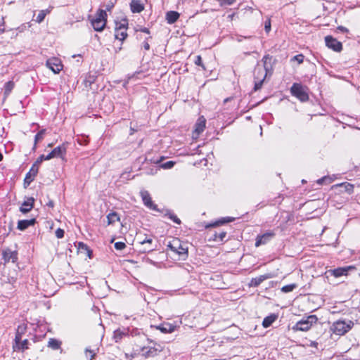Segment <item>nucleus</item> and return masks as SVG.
Wrapping results in <instances>:
<instances>
[{"mask_svg":"<svg viewBox=\"0 0 360 360\" xmlns=\"http://www.w3.org/2000/svg\"><path fill=\"white\" fill-rule=\"evenodd\" d=\"M167 248L179 256V259L186 260L188 257L187 244L178 238H174L167 245Z\"/></svg>","mask_w":360,"mask_h":360,"instance_id":"nucleus-1","label":"nucleus"},{"mask_svg":"<svg viewBox=\"0 0 360 360\" xmlns=\"http://www.w3.org/2000/svg\"><path fill=\"white\" fill-rule=\"evenodd\" d=\"M307 90L308 88L300 83H294L290 87V94L301 102H306L309 98Z\"/></svg>","mask_w":360,"mask_h":360,"instance_id":"nucleus-2","label":"nucleus"},{"mask_svg":"<svg viewBox=\"0 0 360 360\" xmlns=\"http://www.w3.org/2000/svg\"><path fill=\"white\" fill-rule=\"evenodd\" d=\"M107 21V13L106 11L103 9H98L96 14V18L91 20V24L97 32H101L103 30Z\"/></svg>","mask_w":360,"mask_h":360,"instance_id":"nucleus-3","label":"nucleus"},{"mask_svg":"<svg viewBox=\"0 0 360 360\" xmlns=\"http://www.w3.org/2000/svg\"><path fill=\"white\" fill-rule=\"evenodd\" d=\"M354 326V322L349 320L347 321L338 320L333 324V330L334 333L338 335H345Z\"/></svg>","mask_w":360,"mask_h":360,"instance_id":"nucleus-4","label":"nucleus"},{"mask_svg":"<svg viewBox=\"0 0 360 360\" xmlns=\"http://www.w3.org/2000/svg\"><path fill=\"white\" fill-rule=\"evenodd\" d=\"M318 321L316 316L310 315L307 316L306 319H303L295 324L293 327V329L295 330L300 331H307L309 330L313 323H316Z\"/></svg>","mask_w":360,"mask_h":360,"instance_id":"nucleus-5","label":"nucleus"},{"mask_svg":"<svg viewBox=\"0 0 360 360\" xmlns=\"http://www.w3.org/2000/svg\"><path fill=\"white\" fill-rule=\"evenodd\" d=\"M18 259V252L17 250H12L6 248L2 250V259L4 264L9 262L16 263Z\"/></svg>","mask_w":360,"mask_h":360,"instance_id":"nucleus-6","label":"nucleus"},{"mask_svg":"<svg viewBox=\"0 0 360 360\" xmlns=\"http://www.w3.org/2000/svg\"><path fill=\"white\" fill-rule=\"evenodd\" d=\"M276 233L274 231H267L262 235H258L255 240V246L259 247L269 243L274 236Z\"/></svg>","mask_w":360,"mask_h":360,"instance_id":"nucleus-7","label":"nucleus"},{"mask_svg":"<svg viewBox=\"0 0 360 360\" xmlns=\"http://www.w3.org/2000/svg\"><path fill=\"white\" fill-rule=\"evenodd\" d=\"M326 45L328 48L334 51L340 52L342 49V44L332 36H326L325 37Z\"/></svg>","mask_w":360,"mask_h":360,"instance_id":"nucleus-8","label":"nucleus"},{"mask_svg":"<svg viewBox=\"0 0 360 360\" xmlns=\"http://www.w3.org/2000/svg\"><path fill=\"white\" fill-rule=\"evenodd\" d=\"M140 195L145 206L152 210L158 211V206L152 201V198L148 191H141L140 192Z\"/></svg>","mask_w":360,"mask_h":360,"instance_id":"nucleus-9","label":"nucleus"},{"mask_svg":"<svg viewBox=\"0 0 360 360\" xmlns=\"http://www.w3.org/2000/svg\"><path fill=\"white\" fill-rule=\"evenodd\" d=\"M46 66L55 74L59 73L63 69V65L60 60L57 58H49L46 60Z\"/></svg>","mask_w":360,"mask_h":360,"instance_id":"nucleus-10","label":"nucleus"},{"mask_svg":"<svg viewBox=\"0 0 360 360\" xmlns=\"http://www.w3.org/2000/svg\"><path fill=\"white\" fill-rule=\"evenodd\" d=\"M160 348L153 346H143L141 348V355L146 358L153 357L158 355V352H160Z\"/></svg>","mask_w":360,"mask_h":360,"instance_id":"nucleus-11","label":"nucleus"},{"mask_svg":"<svg viewBox=\"0 0 360 360\" xmlns=\"http://www.w3.org/2000/svg\"><path fill=\"white\" fill-rule=\"evenodd\" d=\"M66 153V147L64 144L57 146L47 155L46 158L51 160L54 158H63Z\"/></svg>","mask_w":360,"mask_h":360,"instance_id":"nucleus-12","label":"nucleus"},{"mask_svg":"<svg viewBox=\"0 0 360 360\" xmlns=\"http://www.w3.org/2000/svg\"><path fill=\"white\" fill-rule=\"evenodd\" d=\"M354 269H355V267L353 266H348L339 267L337 269H334L330 270L329 272L330 273L331 275H333L335 278H338L342 276L347 275L349 270Z\"/></svg>","mask_w":360,"mask_h":360,"instance_id":"nucleus-13","label":"nucleus"},{"mask_svg":"<svg viewBox=\"0 0 360 360\" xmlns=\"http://www.w3.org/2000/svg\"><path fill=\"white\" fill-rule=\"evenodd\" d=\"M38 168L32 166L30 171L26 174L25 178L24 179V185L25 186H27L30 184L32 181H34L35 176L38 173Z\"/></svg>","mask_w":360,"mask_h":360,"instance_id":"nucleus-14","label":"nucleus"},{"mask_svg":"<svg viewBox=\"0 0 360 360\" xmlns=\"http://www.w3.org/2000/svg\"><path fill=\"white\" fill-rule=\"evenodd\" d=\"M34 198L32 197H30L27 199V200L24 201L20 207V211L23 214L28 213L34 207Z\"/></svg>","mask_w":360,"mask_h":360,"instance_id":"nucleus-15","label":"nucleus"},{"mask_svg":"<svg viewBox=\"0 0 360 360\" xmlns=\"http://www.w3.org/2000/svg\"><path fill=\"white\" fill-rule=\"evenodd\" d=\"M130 9L133 13H139L144 10V5L141 3V0H131Z\"/></svg>","mask_w":360,"mask_h":360,"instance_id":"nucleus-16","label":"nucleus"},{"mask_svg":"<svg viewBox=\"0 0 360 360\" xmlns=\"http://www.w3.org/2000/svg\"><path fill=\"white\" fill-rule=\"evenodd\" d=\"M36 222L37 221L35 218H32L31 219L19 220L18 222L17 228L20 231H24L29 226H34Z\"/></svg>","mask_w":360,"mask_h":360,"instance_id":"nucleus-17","label":"nucleus"},{"mask_svg":"<svg viewBox=\"0 0 360 360\" xmlns=\"http://www.w3.org/2000/svg\"><path fill=\"white\" fill-rule=\"evenodd\" d=\"M28 345H29L28 340H27V339H25L24 340H21L18 342H14L13 348L14 351L24 352L25 350H26L29 348Z\"/></svg>","mask_w":360,"mask_h":360,"instance_id":"nucleus-18","label":"nucleus"},{"mask_svg":"<svg viewBox=\"0 0 360 360\" xmlns=\"http://www.w3.org/2000/svg\"><path fill=\"white\" fill-rule=\"evenodd\" d=\"M180 15L178 12L170 11L166 13V20L169 24H173L177 21Z\"/></svg>","mask_w":360,"mask_h":360,"instance_id":"nucleus-19","label":"nucleus"},{"mask_svg":"<svg viewBox=\"0 0 360 360\" xmlns=\"http://www.w3.org/2000/svg\"><path fill=\"white\" fill-rule=\"evenodd\" d=\"M272 278V275L271 274H267L264 275H261L259 277L252 278L251 281V285L257 287L259 285L264 281L266 279Z\"/></svg>","mask_w":360,"mask_h":360,"instance_id":"nucleus-20","label":"nucleus"},{"mask_svg":"<svg viewBox=\"0 0 360 360\" xmlns=\"http://www.w3.org/2000/svg\"><path fill=\"white\" fill-rule=\"evenodd\" d=\"M27 330V325L21 324L18 326V328L15 332V336L14 339V342H18L22 340V335L25 333Z\"/></svg>","mask_w":360,"mask_h":360,"instance_id":"nucleus-21","label":"nucleus"},{"mask_svg":"<svg viewBox=\"0 0 360 360\" xmlns=\"http://www.w3.org/2000/svg\"><path fill=\"white\" fill-rule=\"evenodd\" d=\"M155 328L163 333H172L174 330L175 326L169 323H164L160 326H155Z\"/></svg>","mask_w":360,"mask_h":360,"instance_id":"nucleus-22","label":"nucleus"},{"mask_svg":"<svg viewBox=\"0 0 360 360\" xmlns=\"http://www.w3.org/2000/svg\"><path fill=\"white\" fill-rule=\"evenodd\" d=\"M278 318V315L271 314L269 316L265 317L262 321V326L264 328L269 327Z\"/></svg>","mask_w":360,"mask_h":360,"instance_id":"nucleus-23","label":"nucleus"},{"mask_svg":"<svg viewBox=\"0 0 360 360\" xmlns=\"http://www.w3.org/2000/svg\"><path fill=\"white\" fill-rule=\"evenodd\" d=\"M233 220H234V218H233V217H223V218L219 219L218 221H216L213 224H210L209 225L207 226V228L218 226L224 224L228 222H231Z\"/></svg>","mask_w":360,"mask_h":360,"instance_id":"nucleus-24","label":"nucleus"},{"mask_svg":"<svg viewBox=\"0 0 360 360\" xmlns=\"http://www.w3.org/2000/svg\"><path fill=\"white\" fill-rule=\"evenodd\" d=\"M226 236V231H219L214 232L212 236V239L216 242H222Z\"/></svg>","mask_w":360,"mask_h":360,"instance_id":"nucleus-25","label":"nucleus"},{"mask_svg":"<svg viewBox=\"0 0 360 360\" xmlns=\"http://www.w3.org/2000/svg\"><path fill=\"white\" fill-rule=\"evenodd\" d=\"M127 30H115V39L121 41L122 42L127 38Z\"/></svg>","mask_w":360,"mask_h":360,"instance_id":"nucleus-26","label":"nucleus"},{"mask_svg":"<svg viewBox=\"0 0 360 360\" xmlns=\"http://www.w3.org/2000/svg\"><path fill=\"white\" fill-rule=\"evenodd\" d=\"M165 216L167 217L169 219L172 220L174 223L177 224H181V220L177 217V216L171 210H167L165 213Z\"/></svg>","mask_w":360,"mask_h":360,"instance_id":"nucleus-27","label":"nucleus"},{"mask_svg":"<svg viewBox=\"0 0 360 360\" xmlns=\"http://www.w3.org/2000/svg\"><path fill=\"white\" fill-rule=\"evenodd\" d=\"M107 219H108V224H112L115 223V221H120V217H119L118 214L115 212L109 213L107 215Z\"/></svg>","mask_w":360,"mask_h":360,"instance_id":"nucleus-28","label":"nucleus"},{"mask_svg":"<svg viewBox=\"0 0 360 360\" xmlns=\"http://www.w3.org/2000/svg\"><path fill=\"white\" fill-rule=\"evenodd\" d=\"M61 342L55 338H50L48 342V347L53 349H58L60 347Z\"/></svg>","mask_w":360,"mask_h":360,"instance_id":"nucleus-29","label":"nucleus"},{"mask_svg":"<svg viewBox=\"0 0 360 360\" xmlns=\"http://www.w3.org/2000/svg\"><path fill=\"white\" fill-rule=\"evenodd\" d=\"M14 82L13 81H8L6 82L4 85V95L8 96L14 88Z\"/></svg>","mask_w":360,"mask_h":360,"instance_id":"nucleus-30","label":"nucleus"},{"mask_svg":"<svg viewBox=\"0 0 360 360\" xmlns=\"http://www.w3.org/2000/svg\"><path fill=\"white\" fill-rule=\"evenodd\" d=\"M45 132H46V129H41L35 135L34 146L32 148L33 150H35L37 142L43 139Z\"/></svg>","mask_w":360,"mask_h":360,"instance_id":"nucleus-31","label":"nucleus"},{"mask_svg":"<svg viewBox=\"0 0 360 360\" xmlns=\"http://www.w3.org/2000/svg\"><path fill=\"white\" fill-rule=\"evenodd\" d=\"M128 21L126 18L122 19L120 22H116L115 30H127Z\"/></svg>","mask_w":360,"mask_h":360,"instance_id":"nucleus-32","label":"nucleus"},{"mask_svg":"<svg viewBox=\"0 0 360 360\" xmlns=\"http://www.w3.org/2000/svg\"><path fill=\"white\" fill-rule=\"evenodd\" d=\"M205 127V120H203L202 122H198L195 124V131L199 134L203 131Z\"/></svg>","mask_w":360,"mask_h":360,"instance_id":"nucleus-33","label":"nucleus"},{"mask_svg":"<svg viewBox=\"0 0 360 360\" xmlns=\"http://www.w3.org/2000/svg\"><path fill=\"white\" fill-rule=\"evenodd\" d=\"M340 186L344 187L345 191L348 193H352L354 191V186L349 183L345 182L339 185Z\"/></svg>","mask_w":360,"mask_h":360,"instance_id":"nucleus-34","label":"nucleus"},{"mask_svg":"<svg viewBox=\"0 0 360 360\" xmlns=\"http://www.w3.org/2000/svg\"><path fill=\"white\" fill-rule=\"evenodd\" d=\"M296 288H297V285L295 283H292V284L286 285H284L283 287H282L281 291L285 293H287V292H292Z\"/></svg>","mask_w":360,"mask_h":360,"instance_id":"nucleus-35","label":"nucleus"},{"mask_svg":"<svg viewBox=\"0 0 360 360\" xmlns=\"http://www.w3.org/2000/svg\"><path fill=\"white\" fill-rule=\"evenodd\" d=\"M139 241V243L141 245L149 244L151 245L153 242V238L151 237L146 236L144 238H141L140 236L138 237Z\"/></svg>","mask_w":360,"mask_h":360,"instance_id":"nucleus-36","label":"nucleus"},{"mask_svg":"<svg viewBox=\"0 0 360 360\" xmlns=\"http://www.w3.org/2000/svg\"><path fill=\"white\" fill-rule=\"evenodd\" d=\"M47 11L44 10H41L39 11V14L37 16L36 22L38 23H41L45 18Z\"/></svg>","mask_w":360,"mask_h":360,"instance_id":"nucleus-37","label":"nucleus"},{"mask_svg":"<svg viewBox=\"0 0 360 360\" xmlns=\"http://www.w3.org/2000/svg\"><path fill=\"white\" fill-rule=\"evenodd\" d=\"M44 160H49L46 158V155H41L35 161V162L32 165L33 167L35 166V167H37L39 169V165L44 161Z\"/></svg>","mask_w":360,"mask_h":360,"instance_id":"nucleus-38","label":"nucleus"},{"mask_svg":"<svg viewBox=\"0 0 360 360\" xmlns=\"http://www.w3.org/2000/svg\"><path fill=\"white\" fill-rule=\"evenodd\" d=\"M221 6H231L236 3V0H217Z\"/></svg>","mask_w":360,"mask_h":360,"instance_id":"nucleus-39","label":"nucleus"},{"mask_svg":"<svg viewBox=\"0 0 360 360\" xmlns=\"http://www.w3.org/2000/svg\"><path fill=\"white\" fill-rule=\"evenodd\" d=\"M271 60V57L269 56V55H265L264 57H263V59H262V61L264 63V69L266 71L268 70V63H270Z\"/></svg>","mask_w":360,"mask_h":360,"instance_id":"nucleus-40","label":"nucleus"},{"mask_svg":"<svg viewBox=\"0 0 360 360\" xmlns=\"http://www.w3.org/2000/svg\"><path fill=\"white\" fill-rule=\"evenodd\" d=\"M331 182V179L329 176H325L317 180L318 184H330Z\"/></svg>","mask_w":360,"mask_h":360,"instance_id":"nucleus-41","label":"nucleus"},{"mask_svg":"<svg viewBox=\"0 0 360 360\" xmlns=\"http://www.w3.org/2000/svg\"><path fill=\"white\" fill-rule=\"evenodd\" d=\"M194 63L196 65L200 66L202 68V70H205V67L202 63V57L198 55L195 57Z\"/></svg>","mask_w":360,"mask_h":360,"instance_id":"nucleus-42","label":"nucleus"},{"mask_svg":"<svg viewBox=\"0 0 360 360\" xmlns=\"http://www.w3.org/2000/svg\"><path fill=\"white\" fill-rule=\"evenodd\" d=\"M124 335V333H122L120 330H117L114 332V339L115 340V342H118L122 338V336Z\"/></svg>","mask_w":360,"mask_h":360,"instance_id":"nucleus-43","label":"nucleus"},{"mask_svg":"<svg viewBox=\"0 0 360 360\" xmlns=\"http://www.w3.org/2000/svg\"><path fill=\"white\" fill-rule=\"evenodd\" d=\"M174 165L175 162L174 161H167V162L162 164L160 167L165 169H167L173 167Z\"/></svg>","mask_w":360,"mask_h":360,"instance_id":"nucleus-44","label":"nucleus"},{"mask_svg":"<svg viewBox=\"0 0 360 360\" xmlns=\"http://www.w3.org/2000/svg\"><path fill=\"white\" fill-rule=\"evenodd\" d=\"M265 77H266V75L264 76L262 79H261V80H259L258 82H255V86H254V90L255 91H257V90L261 89Z\"/></svg>","mask_w":360,"mask_h":360,"instance_id":"nucleus-45","label":"nucleus"},{"mask_svg":"<svg viewBox=\"0 0 360 360\" xmlns=\"http://www.w3.org/2000/svg\"><path fill=\"white\" fill-rule=\"evenodd\" d=\"M115 248L117 250H122L126 248V245L123 242H116L114 245Z\"/></svg>","mask_w":360,"mask_h":360,"instance_id":"nucleus-46","label":"nucleus"},{"mask_svg":"<svg viewBox=\"0 0 360 360\" xmlns=\"http://www.w3.org/2000/svg\"><path fill=\"white\" fill-rule=\"evenodd\" d=\"M292 60L297 61L298 64H301L303 63L304 56L302 54L296 55L292 58Z\"/></svg>","mask_w":360,"mask_h":360,"instance_id":"nucleus-47","label":"nucleus"},{"mask_svg":"<svg viewBox=\"0 0 360 360\" xmlns=\"http://www.w3.org/2000/svg\"><path fill=\"white\" fill-rule=\"evenodd\" d=\"M115 1L110 0L107 4L105 5V9L108 11H110L112 8L115 6Z\"/></svg>","mask_w":360,"mask_h":360,"instance_id":"nucleus-48","label":"nucleus"},{"mask_svg":"<svg viewBox=\"0 0 360 360\" xmlns=\"http://www.w3.org/2000/svg\"><path fill=\"white\" fill-rule=\"evenodd\" d=\"M56 236L58 238H62L64 237V233H65V231L63 229H60V228H58L56 229Z\"/></svg>","mask_w":360,"mask_h":360,"instance_id":"nucleus-49","label":"nucleus"},{"mask_svg":"<svg viewBox=\"0 0 360 360\" xmlns=\"http://www.w3.org/2000/svg\"><path fill=\"white\" fill-rule=\"evenodd\" d=\"M30 27V25L29 24H22L20 26H19L17 28V30H18L20 32H22L24 30H25L27 28H29Z\"/></svg>","mask_w":360,"mask_h":360,"instance_id":"nucleus-50","label":"nucleus"},{"mask_svg":"<svg viewBox=\"0 0 360 360\" xmlns=\"http://www.w3.org/2000/svg\"><path fill=\"white\" fill-rule=\"evenodd\" d=\"M337 30L340 31L341 32H343V33H347L349 32V30L344 27V26H342V25H340L337 27Z\"/></svg>","mask_w":360,"mask_h":360,"instance_id":"nucleus-51","label":"nucleus"},{"mask_svg":"<svg viewBox=\"0 0 360 360\" xmlns=\"http://www.w3.org/2000/svg\"><path fill=\"white\" fill-rule=\"evenodd\" d=\"M148 38H146V40L143 42V46L145 50L148 51L150 49V44L148 42Z\"/></svg>","mask_w":360,"mask_h":360,"instance_id":"nucleus-52","label":"nucleus"},{"mask_svg":"<svg viewBox=\"0 0 360 360\" xmlns=\"http://www.w3.org/2000/svg\"><path fill=\"white\" fill-rule=\"evenodd\" d=\"M85 352H86V354L87 355L88 353L90 354L91 355V360L94 357V356L96 355V354L94 352V351L91 350V349H86L85 350Z\"/></svg>","mask_w":360,"mask_h":360,"instance_id":"nucleus-53","label":"nucleus"},{"mask_svg":"<svg viewBox=\"0 0 360 360\" xmlns=\"http://www.w3.org/2000/svg\"><path fill=\"white\" fill-rule=\"evenodd\" d=\"M139 30L141 32L150 34V30L147 27H141Z\"/></svg>","mask_w":360,"mask_h":360,"instance_id":"nucleus-54","label":"nucleus"},{"mask_svg":"<svg viewBox=\"0 0 360 360\" xmlns=\"http://www.w3.org/2000/svg\"><path fill=\"white\" fill-rule=\"evenodd\" d=\"M271 29V24H270V22L269 21L268 23L266 22L265 23V30L266 32H269Z\"/></svg>","mask_w":360,"mask_h":360,"instance_id":"nucleus-55","label":"nucleus"},{"mask_svg":"<svg viewBox=\"0 0 360 360\" xmlns=\"http://www.w3.org/2000/svg\"><path fill=\"white\" fill-rule=\"evenodd\" d=\"M46 205L50 207H54V202H53V200H49V202H47Z\"/></svg>","mask_w":360,"mask_h":360,"instance_id":"nucleus-56","label":"nucleus"},{"mask_svg":"<svg viewBox=\"0 0 360 360\" xmlns=\"http://www.w3.org/2000/svg\"><path fill=\"white\" fill-rule=\"evenodd\" d=\"M153 250H155L154 248H152V247H148V248H146L143 250L144 252H150V251H153Z\"/></svg>","mask_w":360,"mask_h":360,"instance_id":"nucleus-57","label":"nucleus"},{"mask_svg":"<svg viewBox=\"0 0 360 360\" xmlns=\"http://www.w3.org/2000/svg\"><path fill=\"white\" fill-rule=\"evenodd\" d=\"M162 159H163V157H161L158 160L155 161V162L157 164L160 163Z\"/></svg>","mask_w":360,"mask_h":360,"instance_id":"nucleus-58","label":"nucleus"},{"mask_svg":"<svg viewBox=\"0 0 360 360\" xmlns=\"http://www.w3.org/2000/svg\"><path fill=\"white\" fill-rule=\"evenodd\" d=\"M91 251L88 250V255L89 257H91Z\"/></svg>","mask_w":360,"mask_h":360,"instance_id":"nucleus-59","label":"nucleus"},{"mask_svg":"<svg viewBox=\"0 0 360 360\" xmlns=\"http://www.w3.org/2000/svg\"><path fill=\"white\" fill-rule=\"evenodd\" d=\"M3 160V155L0 153V161Z\"/></svg>","mask_w":360,"mask_h":360,"instance_id":"nucleus-60","label":"nucleus"}]
</instances>
